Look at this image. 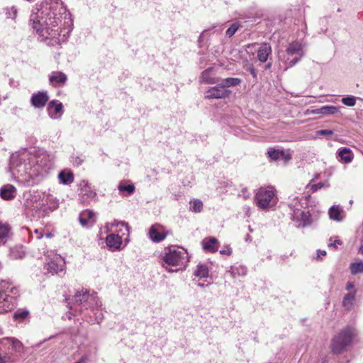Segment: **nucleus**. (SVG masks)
Returning a JSON list of instances; mask_svg holds the SVG:
<instances>
[{
  "mask_svg": "<svg viewBox=\"0 0 363 363\" xmlns=\"http://www.w3.org/2000/svg\"><path fill=\"white\" fill-rule=\"evenodd\" d=\"M69 16L60 0H45L33 8L30 23L48 46L60 48L66 38L65 34L61 36L62 30L59 31L58 26L62 18L69 21Z\"/></svg>",
  "mask_w": 363,
  "mask_h": 363,
  "instance_id": "nucleus-1",
  "label": "nucleus"
},
{
  "mask_svg": "<svg viewBox=\"0 0 363 363\" xmlns=\"http://www.w3.org/2000/svg\"><path fill=\"white\" fill-rule=\"evenodd\" d=\"M54 155L45 150H38L35 153L23 151L12 154L10 158L9 169L11 174L28 186L46 177L54 167Z\"/></svg>",
  "mask_w": 363,
  "mask_h": 363,
  "instance_id": "nucleus-2",
  "label": "nucleus"
},
{
  "mask_svg": "<svg viewBox=\"0 0 363 363\" xmlns=\"http://www.w3.org/2000/svg\"><path fill=\"white\" fill-rule=\"evenodd\" d=\"M19 291L12 282L6 280L0 281V313L12 310L16 303Z\"/></svg>",
  "mask_w": 363,
  "mask_h": 363,
  "instance_id": "nucleus-3",
  "label": "nucleus"
},
{
  "mask_svg": "<svg viewBox=\"0 0 363 363\" xmlns=\"http://www.w3.org/2000/svg\"><path fill=\"white\" fill-rule=\"evenodd\" d=\"M72 301L73 305L70 306V309L79 313H84L89 308H95L102 306L96 293L90 294L84 289L76 291Z\"/></svg>",
  "mask_w": 363,
  "mask_h": 363,
  "instance_id": "nucleus-4",
  "label": "nucleus"
},
{
  "mask_svg": "<svg viewBox=\"0 0 363 363\" xmlns=\"http://www.w3.org/2000/svg\"><path fill=\"white\" fill-rule=\"evenodd\" d=\"M162 267L169 272H177L179 269L173 267H183L189 261L188 254L184 249L169 248L163 257Z\"/></svg>",
  "mask_w": 363,
  "mask_h": 363,
  "instance_id": "nucleus-5",
  "label": "nucleus"
},
{
  "mask_svg": "<svg viewBox=\"0 0 363 363\" xmlns=\"http://www.w3.org/2000/svg\"><path fill=\"white\" fill-rule=\"evenodd\" d=\"M255 201L256 205L263 210L274 207L277 202L275 189L273 186L259 188L255 196Z\"/></svg>",
  "mask_w": 363,
  "mask_h": 363,
  "instance_id": "nucleus-6",
  "label": "nucleus"
},
{
  "mask_svg": "<svg viewBox=\"0 0 363 363\" xmlns=\"http://www.w3.org/2000/svg\"><path fill=\"white\" fill-rule=\"evenodd\" d=\"M353 335L352 329L350 328L341 330L332 340L333 352L335 354L343 352L352 343Z\"/></svg>",
  "mask_w": 363,
  "mask_h": 363,
  "instance_id": "nucleus-7",
  "label": "nucleus"
},
{
  "mask_svg": "<svg viewBox=\"0 0 363 363\" xmlns=\"http://www.w3.org/2000/svg\"><path fill=\"white\" fill-rule=\"evenodd\" d=\"M289 206L293 211L291 213L294 220L300 221L299 226H308L311 224V218L308 212L301 211L302 206L298 197L291 196L289 198Z\"/></svg>",
  "mask_w": 363,
  "mask_h": 363,
  "instance_id": "nucleus-8",
  "label": "nucleus"
},
{
  "mask_svg": "<svg viewBox=\"0 0 363 363\" xmlns=\"http://www.w3.org/2000/svg\"><path fill=\"white\" fill-rule=\"evenodd\" d=\"M47 256L48 260L45 265V269L48 273L53 275L63 272L65 267V261L62 256L52 251L48 252Z\"/></svg>",
  "mask_w": 363,
  "mask_h": 363,
  "instance_id": "nucleus-9",
  "label": "nucleus"
},
{
  "mask_svg": "<svg viewBox=\"0 0 363 363\" xmlns=\"http://www.w3.org/2000/svg\"><path fill=\"white\" fill-rule=\"evenodd\" d=\"M288 57L286 60L288 67L295 65L304 55L303 45L298 41H294L289 45L286 48Z\"/></svg>",
  "mask_w": 363,
  "mask_h": 363,
  "instance_id": "nucleus-10",
  "label": "nucleus"
},
{
  "mask_svg": "<svg viewBox=\"0 0 363 363\" xmlns=\"http://www.w3.org/2000/svg\"><path fill=\"white\" fill-rule=\"evenodd\" d=\"M232 91L228 89H225L220 83L217 86L209 88L204 93V98L206 99H226L230 96Z\"/></svg>",
  "mask_w": 363,
  "mask_h": 363,
  "instance_id": "nucleus-11",
  "label": "nucleus"
},
{
  "mask_svg": "<svg viewBox=\"0 0 363 363\" xmlns=\"http://www.w3.org/2000/svg\"><path fill=\"white\" fill-rule=\"evenodd\" d=\"M49 100L47 91H38L33 93L30 97V104L38 109L43 108Z\"/></svg>",
  "mask_w": 363,
  "mask_h": 363,
  "instance_id": "nucleus-12",
  "label": "nucleus"
},
{
  "mask_svg": "<svg viewBox=\"0 0 363 363\" xmlns=\"http://www.w3.org/2000/svg\"><path fill=\"white\" fill-rule=\"evenodd\" d=\"M80 197L82 202L86 199H94L96 196V191L92 189L91 184L86 180H82L79 184Z\"/></svg>",
  "mask_w": 363,
  "mask_h": 363,
  "instance_id": "nucleus-13",
  "label": "nucleus"
},
{
  "mask_svg": "<svg viewBox=\"0 0 363 363\" xmlns=\"http://www.w3.org/2000/svg\"><path fill=\"white\" fill-rule=\"evenodd\" d=\"M122 242V235L116 233H111L106 236V245L108 247V249L112 252L121 250Z\"/></svg>",
  "mask_w": 363,
  "mask_h": 363,
  "instance_id": "nucleus-14",
  "label": "nucleus"
},
{
  "mask_svg": "<svg viewBox=\"0 0 363 363\" xmlns=\"http://www.w3.org/2000/svg\"><path fill=\"white\" fill-rule=\"evenodd\" d=\"M48 112L50 118L54 119L59 118L63 113L62 104H57L55 101H50L48 106Z\"/></svg>",
  "mask_w": 363,
  "mask_h": 363,
  "instance_id": "nucleus-15",
  "label": "nucleus"
},
{
  "mask_svg": "<svg viewBox=\"0 0 363 363\" xmlns=\"http://www.w3.org/2000/svg\"><path fill=\"white\" fill-rule=\"evenodd\" d=\"M79 223L84 227L91 226L96 222L95 214L93 211L86 210L79 215Z\"/></svg>",
  "mask_w": 363,
  "mask_h": 363,
  "instance_id": "nucleus-16",
  "label": "nucleus"
},
{
  "mask_svg": "<svg viewBox=\"0 0 363 363\" xmlns=\"http://www.w3.org/2000/svg\"><path fill=\"white\" fill-rule=\"evenodd\" d=\"M16 195V189L11 184H5L0 189V196L4 200H11Z\"/></svg>",
  "mask_w": 363,
  "mask_h": 363,
  "instance_id": "nucleus-17",
  "label": "nucleus"
},
{
  "mask_svg": "<svg viewBox=\"0 0 363 363\" xmlns=\"http://www.w3.org/2000/svg\"><path fill=\"white\" fill-rule=\"evenodd\" d=\"M218 240L214 237L205 238L203 242V249L208 252H216L218 250Z\"/></svg>",
  "mask_w": 363,
  "mask_h": 363,
  "instance_id": "nucleus-18",
  "label": "nucleus"
},
{
  "mask_svg": "<svg viewBox=\"0 0 363 363\" xmlns=\"http://www.w3.org/2000/svg\"><path fill=\"white\" fill-rule=\"evenodd\" d=\"M67 80V75L62 72H53L50 75L49 81L53 85H64Z\"/></svg>",
  "mask_w": 363,
  "mask_h": 363,
  "instance_id": "nucleus-19",
  "label": "nucleus"
},
{
  "mask_svg": "<svg viewBox=\"0 0 363 363\" xmlns=\"http://www.w3.org/2000/svg\"><path fill=\"white\" fill-rule=\"evenodd\" d=\"M213 70V67H209L203 71L200 77V82L207 84H213L218 83L219 79L211 76V72Z\"/></svg>",
  "mask_w": 363,
  "mask_h": 363,
  "instance_id": "nucleus-20",
  "label": "nucleus"
},
{
  "mask_svg": "<svg viewBox=\"0 0 363 363\" xmlns=\"http://www.w3.org/2000/svg\"><path fill=\"white\" fill-rule=\"evenodd\" d=\"M272 52V48L269 44L262 43L257 50V58L261 62H265L269 55Z\"/></svg>",
  "mask_w": 363,
  "mask_h": 363,
  "instance_id": "nucleus-21",
  "label": "nucleus"
},
{
  "mask_svg": "<svg viewBox=\"0 0 363 363\" xmlns=\"http://www.w3.org/2000/svg\"><path fill=\"white\" fill-rule=\"evenodd\" d=\"M111 227H116V229L114 231L116 232L117 234L122 235V237L125 234H127L128 235L129 234L128 225L127 223L124 221H119L115 220L111 223Z\"/></svg>",
  "mask_w": 363,
  "mask_h": 363,
  "instance_id": "nucleus-22",
  "label": "nucleus"
},
{
  "mask_svg": "<svg viewBox=\"0 0 363 363\" xmlns=\"http://www.w3.org/2000/svg\"><path fill=\"white\" fill-rule=\"evenodd\" d=\"M267 155L269 157L274 161H277L280 159H284L285 162H287L291 159V156L289 155H286L284 153V151H281L279 150H275L270 148L268 152Z\"/></svg>",
  "mask_w": 363,
  "mask_h": 363,
  "instance_id": "nucleus-23",
  "label": "nucleus"
},
{
  "mask_svg": "<svg viewBox=\"0 0 363 363\" xmlns=\"http://www.w3.org/2000/svg\"><path fill=\"white\" fill-rule=\"evenodd\" d=\"M60 182L63 184H70L74 182V174L71 171L62 170L58 174Z\"/></svg>",
  "mask_w": 363,
  "mask_h": 363,
  "instance_id": "nucleus-24",
  "label": "nucleus"
},
{
  "mask_svg": "<svg viewBox=\"0 0 363 363\" xmlns=\"http://www.w3.org/2000/svg\"><path fill=\"white\" fill-rule=\"evenodd\" d=\"M338 156L340 160L345 162L350 163L353 160V153L350 148L342 147L338 150Z\"/></svg>",
  "mask_w": 363,
  "mask_h": 363,
  "instance_id": "nucleus-25",
  "label": "nucleus"
},
{
  "mask_svg": "<svg viewBox=\"0 0 363 363\" xmlns=\"http://www.w3.org/2000/svg\"><path fill=\"white\" fill-rule=\"evenodd\" d=\"M11 227L6 223H0V245H4L7 241Z\"/></svg>",
  "mask_w": 363,
  "mask_h": 363,
  "instance_id": "nucleus-26",
  "label": "nucleus"
},
{
  "mask_svg": "<svg viewBox=\"0 0 363 363\" xmlns=\"http://www.w3.org/2000/svg\"><path fill=\"white\" fill-rule=\"evenodd\" d=\"M339 112V108L334 106H325L316 109L314 113L323 115H333Z\"/></svg>",
  "mask_w": 363,
  "mask_h": 363,
  "instance_id": "nucleus-27",
  "label": "nucleus"
},
{
  "mask_svg": "<svg viewBox=\"0 0 363 363\" xmlns=\"http://www.w3.org/2000/svg\"><path fill=\"white\" fill-rule=\"evenodd\" d=\"M356 291L347 294L342 301V305L347 310H350L355 300Z\"/></svg>",
  "mask_w": 363,
  "mask_h": 363,
  "instance_id": "nucleus-28",
  "label": "nucleus"
},
{
  "mask_svg": "<svg viewBox=\"0 0 363 363\" xmlns=\"http://www.w3.org/2000/svg\"><path fill=\"white\" fill-rule=\"evenodd\" d=\"M101 306L100 307L95 308H89L91 310V311L94 313L95 318H94V320H93L90 317V319H86V320L89 323H90L91 324H94L95 323H101V321L104 318V313H103L102 310L101 309Z\"/></svg>",
  "mask_w": 363,
  "mask_h": 363,
  "instance_id": "nucleus-29",
  "label": "nucleus"
},
{
  "mask_svg": "<svg viewBox=\"0 0 363 363\" xmlns=\"http://www.w3.org/2000/svg\"><path fill=\"white\" fill-rule=\"evenodd\" d=\"M209 270L206 264L199 263L196 270L194 271V275L200 278L207 277L208 276Z\"/></svg>",
  "mask_w": 363,
  "mask_h": 363,
  "instance_id": "nucleus-30",
  "label": "nucleus"
},
{
  "mask_svg": "<svg viewBox=\"0 0 363 363\" xmlns=\"http://www.w3.org/2000/svg\"><path fill=\"white\" fill-rule=\"evenodd\" d=\"M342 213V209L340 208V207L335 206H333L329 209V212H328L330 219L337 220V221L342 220V218L341 217Z\"/></svg>",
  "mask_w": 363,
  "mask_h": 363,
  "instance_id": "nucleus-31",
  "label": "nucleus"
},
{
  "mask_svg": "<svg viewBox=\"0 0 363 363\" xmlns=\"http://www.w3.org/2000/svg\"><path fill=\"white\" fill-rule=\"evenodd\" d=\"M147 235L154 242H159V225H152L148 230Z\"/></svg>",
  "mask_w": 363,
  "mask_h": 363,
  "instance_id": "nucleus-32",
  "label": "nucleus"
},
{
  "mask_svg": "<svg viewBox=\"0 0 363 363\" xmlns=\"http://www.w3.org/2000/svg\"><path fill=\"white\" fill-rule=\"evenodd\" d=\"M220 83L225 89H227L228 87L240 85L241 83V79L239 78L228 77L226 79H221Z\"/></svg>",
  "mask_w": 363,
  "mask_h": 363,
  "instance_id": "nucleus-33",
  "label": "nucleus"
},
{
  "mask_svg": "<svg viewBox=\"0 0 363 363\" xmlns=\"http://www.w3.org/2000/svg\"><path fill=\"white\" fill-rule=\"evenodd\" d=\"M350 270L352 274L363 272V262L352 263Z\"/></svg>",
  "mask_w": 363,
  "mask_h": 363,
  "instance_id": "nucleus-34",
  "label": "nucleus"
},
{
  "mask_svg": "<svg viewBox=\"0 0 363 363\" xmlns=\"http://www.w3.org/2000/svg\"><path fill=\"white\" fill-rule=\"evenodd\" d=\"M191 204V210L196 213H199L201 211L203 208V203L199 199H194L190 202Z\"/></svg>",
  "mask_w": 363,
  "mask_h": 363,
  "instance_id": "nucleus-35",
  "label": "nucleus"
},
{
  "mask_svg": "<svg viewBox=\"0 0 363 363\" xmlns=\"http://www.w3.org/2000/svg\"><path fill=\"white\" fill-rule=\"evenodd\" d=\"M118 190L122 191H127L128 195L132 194L135 191V186L133 184L125 185L123 183H120L118 186Z\"/></svg>",
  "mask_w": 363,
  "mask_h": 363,
  "instance_id": "nucleus-36",
  "label": "nucleus"
},
{
  "mask_svg": "<svg viewBox=\"0 0 363 363\" xmlns=\"http://www.w3.org/2000/svg\"><path fill=\"white\" fill-rule=\"evenodd\" d=\"M11 255L15 259H21L24 257L25 252L21 247H15L11 250Z\"/></svg>",
  "mask_w": 363,
  "mask_h": 363,
  "instance_id": "nucleus-37",
  "label": "nucleus"
},
{
  "mask_svg": "<svg viewBox=\"0 0 363 363\" xmlns=\"http://www.w3.org/2000/svg\"><path fill=\"white\" fill-rule=\"evenodd\" d=\"M240 25L237 23H233L226 30L225 34L228 37H232L239 28Z\"/></svg>",
  "mask_w": 363,
  "mask_h": 363,
  "instance_id": "nucleus-38",
  "label": "nucleus"
},
{
  "mask_svg": "<svg viewBox=\"0 0 363 363\" xmlns=\"http://www.w3.org/2000/svg\"><path fill=\"white\" fill-rule=\"evenodd\" d=\"M342 102L348 106H354L356 104V99L354 96H350L342 99Z\"/></svg>",
  "mask_w": 363,
  "mask_h": 363,
  "instance_id": "nucleus-39",
  "label": "nucleus"
},
{
  "mask_svg": "<svg viewBox=\"0 0 363 363\" xmlns=\"http://www.w3.org/2000/svg\"><path fill=\"white\" fill-rule=\"evenodd\" d=\"M28 315V311H18L15 312L13 318L16 320H23Z\"/></svg>",
  "mask_w": 363,
  "mask_h": 363,
  "instance_id": "nucleus-40",
  "label": "nucleus"
},
{
  "mask_svg": "<svg viewBox=\"0 0 363 363\" xmlns=\"http://www.w3.org/2000/svg\"><path fill=\"white\" fill-rule=\"evenodd\" d=\"M318 135L329 136L333 134L331 130H320L317 132Z\"/></svg>",
  "mask_w": 363,
  "mask_h": 363,
  "instance_id": "nucleus-41",
  "label": "nucleus"
},
{
  "mask_svg": "<svg viewBox=\"0 0 363 363\" xmlns=\"http://www.w3.org/2000/svg\"><path fill=\"white\" fill-rule=\"evenodd\" d=\"M323 186H324V183H323V182H319V183H317V184H313V185L311 186V191H312L313 192H315V191H318V190H319V189H322Z\"/></svg>",
  "mask_w": 363,
  "mask_h": 363,
  "instance_id": "nucleus-42",
  "label": "nucleus"
},
{
  "mask_svg": "<svg viewBox=\"0 0 363 363\" xmlns=\"http://www.w3.org/2000/svg\"><path fill=\"white\" fill-rule=\"evenodd\" d=\"M11 12H9L7 13V16L9 18H13L14 19L16 17V15H17V9L15 8L14 6H13L11 9Z\"/></svg>",
  "mask_w": 363,
  "mask_h": 363,
  "instance_id": "nucleus-43",
  "label": "nucleus"
},
{
  "mask_svg": "<svg viewBox=\"0 0 363 363\" xmlns=\"http://www.w3.org/2000/svg\"><path fill=\"white\" fill-rule=\"evenodd\" d=\"M342 242L340 240H335L333 243L328 244V247H333L335 249H337V245H341Z\"/></svg>",
  "mask_w": 363,
  "mask_h": 363,
  "instance_id": "nucleus-44",
  "label": "nucleus"
},
{
  "mask_svg": "<svg viewBox=\"0 0 363 363\" xmlns=\"http://www.w3.org/2000/svg\"><path fill=\"white\" fill-rule=\"evenodd\" d=\"M249 72H250V74L252 75V77L255 79H257V72H256V69H255V67L253 66H250L249 67Z\"/></svg>",
  "mask_w": 363,
  "mask_h": 363,
  "instance_id": "nucleus-45",
  "label": "nucleus"
},
{
  "mask_svg": "<svg viewBox=\"0 0 363 363\" xmlns=\"http://www.w3.org/2000/svg\"><path fill=\"white\" fill-rule=\"evenodd\" d=\"M221 255H230L232 253V250L230 247H228L226 250H222L220 251Z\"/></svg>",
  "mask_w": 363,
  "mask_h": 363,
  "instance_id": "nucleus-46",
  "label": "nucleus"
},
{
  "mask_svg": "<svg viewBox=\"0 0 363 363\" xmlns=\"http://www.w3.org/2000/svg\"><path fill=\"white\" fill-rule=\"evenodd\" d=\"M326 255V252L325 250H318V257H321Z\"/></svg>",
  "mask_w": 363,
  "mask_h": 363,
  "instance_id": "nucleus-47",
  "label": "nucleus"
},
{
  "mask_svg": "<svg viewBox=\"0 0 363 363\" xmlns=\"http://www.w3.org/2000/svg\"><path fill=\"white\" fill-rule=\"evenodd\" d=\"M354 288V284L352 282H347L346 285V289L350 290Z\"/></svg>",
  "mask_w": 363,
  "mask_h": 363,
  "instance_id": "nucleus-48",
  "label": "nucleus"
},
{
  "mask_svg": "<svg viewBox=\"0 0 363 363\" xmlns=\"http://www.w3.org/2000/svg\"><path fill=\"white\" fill-rule=\"evenodd\" d=\"M86 357L84 356L79 361H77L75 363H86Z\"/></svg>",
  "mask_w": 363,
  "mask_h": 363,
  "instance_id": "nucleus-49",
  "label": "nucleus"
},
{
  "mask_svg": "<svg viewBox=\"0 0 363 363\" xmlns=\"http://www.w3.org/2000/svg\"><path fill=\"white\" fill-rule=\"evenodd\" d=\"M166 237H167V233H164V232L160 231V242H161L162 240H164Z\"/></svg>",
  "mask_w": 363,
  "mask_h": 363,
  "instance_id": "nucleus-50",
  "label": "nucleus"
},
{
  "mask_svg": "<svg viewBox=\"0 0 363 363\" xmlns=\"http://www.w3.org/2000/svg\"><path fill=\"white\" fill-rule=\"evenodd\" d=\"M251 240H252V239H251L250 235L249 234H247V235H246V237H245V240H246V241H251Z\"/></svg>",
  "mask_w": 363,
  "mask_h": 363,
  "instance_id": "nucleus-51",
  "label": "nucleus"
},
{
  "mask_svg": "<svg viewBox=\"0 0 363 363\" xmlns=\"http://www.w3.org/2000/svg\"><path fill=\"white\" fill-rule=\"evenodd\" d=\"M358 251H359V253L363 254V245L359 247Z\"/></svg>",
  "mask_w": 363,
  "mask_h": 363,
  "instance_id": "nucleus-52",
  "label": "nucleus"
},
{
  "mask_svg": "<svg viewBox=\"0 0 363 363\" xmlns=\"http://www.w3.org/2000/svg\"><path fill=\"white\" fill-rule=\"evenodd\" d=\"M58 205H59L58 202L55 203V204L53 205V208H56L58 206Z\"/></svg>",
  "mask_w": 363,
  "mask_h": 363,
  "instance_id": "nucleus-53",
  "label": "nucleus"
},
{
  "mask_svg": "<svg viewBox=\"0 0 363 363\" xmlns=\"http://www.w3.org/2000/svg\"><path fill=\"white\" fill-rule=\"evenodd\" d=\"M272 66V63H268L267 65H266V68L269 69Z\"/></svg>",
  "mask_w": 363,
  "mask_h": 363,
  "instance_id": "nucleus-54",
  "label": "nucleus"
},
{
  "mask_svg": "<svg viewBox=\"0 0 363 363\" xmlns=\"http://www.w3.org/2000/svg\"><path fill=\"white\" fill-rule=\"evenodd\" d=\"M198 286H200V287H203L204 284H201V283H198Z\"/></svg>",
  "mask_w": 363,
  "mask_h": 363,
  "instance_id": "nucleus-55",
  "label": "nucleus"
},
{
  "mask_svg": "<svg viewBox=\"0 0 363 363\" xmlns=\"http://www.w3.org/2000/svg\"><path fill=\"white\" fill-rule=\"evenodd\" d=\"M52 337H49L48 339H44V340L43 342H45L47 341V340H50Z\"/></svg>",
  "mask_w": 363,
  "mask_h": 363,
  "instance_id": "nucleus-56",
  "label": "nucleus"
},
{
  "mask_svg": "<svg viewBox=\"0 0 363 363\" xmlns=\"http://www.w3.org/2000/svg\"><path fill=\"white\" fill-rule=\"evenodd\" d=\"M42 236H43L42 234H40L38 238H42Z\"/></svg>",
  "mask_w": 363,
  "mask_h": 363,
  "instance_id": "nucleus-57",
  "label": "nucleus"
},
{
  "mask_svg": "<svg viewBox=\"0 0 363 363\" xmlns=\"http://www.w3.org/2000/svg\"><path fill=\"white\" fill-rule=\"evenodd\" d=\"M35 233H38V230L36 229V230H35Z\"/></svg>",
  "mask_w": 363,
  "mask_h": 363,
  "instance_id": "nucleus-58",
  "label": "nucleus"
}]
</instances>
